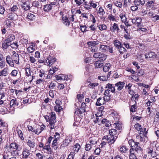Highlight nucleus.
Returning <instances> with one entry per match:
<instances>
[{
    "label": "nucleus",
    "instance_id": "nucleus-62",
    "mask_svg": "<svg viewBox=\"0 0 159 159\" xmlns=\"http://www.w3.org/2000/svg\"><path fill=\"white\" fill-rule=\"evenodd\" d=\"M18 74V71L16 70H12L11 73V76L15 77Z\"/></svg>",
    "mask_w": 159,
    "mask_h": 159
},
{
    "label": "nucleus",
    "instance_id": "nucleus-15",
    "mask_svg": "<svg viewBox=\"0 0 159 159\" xmlns=\"http://www.w3.org/2000/svg\"><path fill=\"white\" fill-rule=\"evenodd\" d=\"M110 30L112 32L115 33V32H118L119 30L118 24L116 23H114L110 27Z\"/></svg>",
    "mask_w": 159,
    "mask_h": 159
},
{
    "label": "nucleus",
    "instance_id": "nucleus-21",
    "mask_svg": "<svg viewBox=\"0 0 159 159\" xmlns=\"http://www.w3.org/2000/svg\"><path fill=\"white\" fill-rule=\"evenodd\" d=\"M104 97H106V101H109L110 99L111 94H110V90L109 89H107L105 90L104 94Z\"/></svg>",
    "mask_w": 159,
    "mask_h": 159
},
{
    "label": "nucleus",
    "instance_id": "nucleus-2",
    "mask_svg": "<svg viewBox=\"0 0 159 159\" xmlns=\"http://www.w3.org/2000/svg\"><path fill=\"white\" fill-rule=\"evenodd\" d=\"M44 117L47 121H49L50 128L51 129H52L55 128L56 127L55 125L56 117L55 113L53 112L51 113L50 118H49V116L47 115L45 116Z\"/></svg>",
    "mask_w": 159,
    "mask_h": 159
},
{
    "label": "nucleus",
    "instance_id": "nucleus-31",
    "mask_svg": "<svg viewBox=\"0 0 159 159\" xmlns=\"http://www.w3.org/2000/svg\"><path fill=\"white\" fill-rule=\"evenodd\" d=\"M111 67V64L109 63H106L103 67V70L105 72L109 71Z\"/></svg>",
    "mask_w": 159,
    "mask_h": 159
},
{
    "label": "nucleus",
    "instance_id": "nucleus-50",
    "mask_svg": "<svg viewBox=\"0 0 159 159\" xmlns=\"http://www.w3.org/2000/svg\"><path fill=\"white\" fill-rule=\"evenodd\" d=\"M98 13L100 15L103 16L105 14V12L102 8L100 7L98 9Z\"/></svg>",
    "mask_w": 159,
    "mask_h": 159
},
{
    "label": "nucleus",
    "instance_id": "nucleus-20",
    "mask_svg": "<svg viewBox=\"0 0 159 159\" xmlns=\"http://www.w3.org/2000/svg\"><path fill=\"white\" fill-rule=\"evenodd\" d=\"M125 85V83L123 82H119L115 84L116 87H117L118 90H121L123 88Z\"/></svg>",
    "mask_w": 159,
    "mask_h": 159
},
{
    "label": "nucleus",
    "instance_id": "nucleus-51",
    "mask_svg": "<svg viewBox=\"0 0 159 159\" xmlns=\"http://www.w3.org/2000/svg\"><path fill=\"white\" fill-rule=\"evenodd\" d=\"M57 79L58 80H65L66 77L63 75H57L56 76Z\"/></svg>",
    "mask_w": 159,
    "mask_h": 159
},
{
    "label": "nucleus",
    "instance_id": "nucleus-10",
    "mask_svg": "<svg viewBox=\"0 0 159 159\" xmlns=\"http://www.w3.org/2000/svg\"><path fill=\"white\" fill-rule=\"evenodd\" d=\"M30 154L29 149L26 148H23L22 153V158L26 159L28 158Z\"/></svg>",
    "mask_w": 159,
    "mask_h": 159
},
{
    "label": "nucleus",
    "instance_id": "nucleus-22",
    "mask_svg": "<svg viewBox=\"0 0 159 159\" xmlns=\"http://www.w3.org/2000/svg\"><path fill=\"white\" fill-rule=\"evenodd\" d=\"M17 15L15 13L9 14L7 15V17L9 20H16L17 18Z\"/></svg>",
    "mask_w": 159,
    "mask_h": 159
},
{
    "label": "nucleus",
    "instance_id": "nucleus-47",
    "mask_svg": "<svg viewBox=\"0 0 159 159\" xmlns=\"http://www.w3.org/2000/svg\"><path fill=\"white\" fill-rule=\"evenodd\" d=\"M127 150V149L125 146H120L119 149V151L120 152L123 153L126 152Z\"/></svg>",
    "mask_w": 159,
    "mask_h": 159
},
{
    "label": "nucleus",
    "instance_id": "nucleus-59",
    "mask_svg": "<svg viewBox=\"0 0 159 159\" xmlns=\"http://www.w3.org/2000/svg\"><path fill=\"white\" fill-rule=\"evenodd\" d=\"M17 132L18 135L19 136L20 139H21L22 140L24 138L23 136V134L22 131L20 129H18L17 130Z\"/></svg>",
    "mask_w": 159,
    "mask_h": 159
},
{
    "label": "nucleus",
    "instance_id": "nucleus-39",
    "mask_svg": "<svg viewBox=\"0 0 159 159\" xmlns=\"http://www.w3.org/2000/svg\"><path fill=\"white\" fill-rule=\"evenodd\" d=\"M52 9V7L50 5L47 4L44 6V7L43 10L44 11L47 12L49 11Z\"/></svg>",
    "mask_w": 159,
    "mask_h": 159
},
{
    "label": "nucleus",
    "instance_id": "nucleus-53",
    "mask_svg": "<svg viewBox=\"0 0 159 159\" xmlns=\"http://www.w3.org/2000/svg\"><path fill=\"white\" fill-rule=\"evenodd\" d=\"M135 128L138 131H140V132H141L142 131L141 129H142V127L138 123H136V124L134 125Z\"/></svg>",
    "mask_w": 159,
    "mask_h": 159
},
{
    "label": "nucleus",
    "instance_id": "nucleus-30",
    "mask_svg": "<svg viewBox=\"0 0 159 159\" xmlns=\"http://www.w3.org/2000/svg\"><path fill=\"white\" fill-rule=\"evenodd\" d=\"M94 65L96 68H99L102 67L103 65V64L100 61H98L95 62Z\"/></svg>",
    "mask_w": 159,
    "mask_h": 159
},
{
    "label": "nucleus",
    "instance_id": "nucleus-56",
    "mask_svg": "<svg viewBox=\"0 0 159 159\" xmlns=\"http://www.w3.org/2000/svg\"><path fill=\"white\" fill-rule=\"evenodd\" d=\"M33 122V120H31V119H28L26 121L25 124L27 125H30Z\"/></svg>",
    "mask_w": 159,
    "mask_h": 159
},
{
    "label": "nucleus",
    "instance_id": "nucleus-61",
    "mask_svg": "<svg viewBox=\"0 0 159 159\" xmlns=\"http://www.w3.org/2000/svg\"><path fill=\"white\" fill-rule=\"evenodd\" d=\"M131 98V100H133L134 101H136V100L138 99V94H134V95H133Z\"/></svg>",
    "mask_w": 159,
    "mask_h": 159
},
{
    "label": "nucleus",
    "instance_id": "nucleus-60",
    "mask_svg": "<svg viewBox=\"0 0 159 159\" xmlns=\"http://www.w3.org/2000/svg\"><path fill=\"white\" fill-rule=\"evenodd\" d=\"M90 47V50L91 52H95L97 51L98 48L96 46H91Z\"/></svg>",
    "mask_w": 159,
    "mask_h": 159
},
{
    "label": "nucleus",
    "instance_id": "nucleus-64",
    "mask_svg": "<svg viewBox=\"0 0 159 159\" xmlns=\"http://www.w3.org/2000/svg\"><path fill=\"white\" fill-rule=\"evenodd\" d=\"M80 29L82 32H84L87 31L86 30V27L85 25H80Z\"/></svg>",
    "mask_w": 159,
    "mask_h": 159
},
{
    "label": "nucleus",
    "instance_id": "nucleus-17",
    "mask_svg": "<svg viewBox=\"0 0 159 159\" xmlns=\"http://www.w3.org/2000/svg\"><path fill=\"white\" fill-rule=\"evenodd\" d=\"M134 152V148H130L129 150V159H138L136 155L137 154Z\"/></svg>",
    "mask_w": 159,
    "mask_h": 159
},
{
    "label": "nucleus",
    "instance_id": "nucleus-26",
    "mask_svg": "<svg viewBox=\"0 0 159 159\" xmlns=\"http://www.w3.org/2000/svg\"><path fill=\"white\" fill-rule=\"evenodd\" d=\"M18 105V103L15 99H11L10 102V105L11 107H14L15 106H17Z\"/></svg>",
    "mask_w": 159,
    "mask_h": 159
},
{
    "label": "nucleus",
    "instance_id": "nucleus-28",
    "mask_svg": "<svg viewBox=\"0 0 159 159\" xmlns=\"http://www.w3.org/2000/svg\"><path fill=\"white\" fill-rule=\"evenodd\" d=\"M144 56L146 58H153L155 57V54L153 52H150L148 54L144 55Z\"/></svg>",
    "mask_w": 159,
    "mask_h": 159
},
{
    "label": "nucleus",
    "instance_id": "nucleus-34",
    "mask_svg": "<svg viewBox=\"0 0 159 159\" xmlns=\"http://www.w3.org/2000/svg\"><path fill=\"white\" fill-rule=\"evenodd\" d=\"M27 49L29 52L31 53L33 52L35 49V45L32 44L27 48Z\"/></svg>",
    "mask_w": 159,
    "mask_h": 159
},
{
    "label": "nucleus",
    "instance_id": "nucleus-16",
    "mask_svg": "<svg viewBox=\"0 0 159 159\" xmlns=\"http://www.w3.org/2000/svg\"><path fill=\"white\" fill-rule=\"evenodd\" d=\"M155 4V0H148L146 4L147 8L151 9L153 8Z\"/></svg>",
    "mask_w": 159,
    "mask_h": 159
},
{
    "label": "nucleus",
    "instance_id": "nucleus-52",
    "mask_svg": "<svg viewBox=\"0 0 159 159\" xmlns=\"http://www.w3.org/2000/svg\"><path fill=\"white\" fill-rule=\"evenodd\" d=\"M57 140H54L52 143V147L54 149H56L57 148Z\"/></svg>",
    "mask_w": 159,
    "mask_h": 159
},
{
    "label": "nucleus",
    "instance_id": "nucleus-37",
    "mask_svg": "<svg viewBox=\"0 0 159 159\" xmlns=\"http://www.w3.org/2000/svg\"><path fill=\"white\" fill-rule=\"evenodd\" d=\"M105 137V136H104L102 139V141L100 144V146L101 148H103L104 147L106 144V142H107V138Z\"/></svg>",
    "mask_w": 159,
    "mask_h": 159
},
{
    "label": "nucleus",
    "instance_id": "nucleus-32",
    "mask_svg": "<svg viewBox=\"0 0 159 159\" xmlns=\"http://www.w3.org/2000/svg\"><path fill=\"white\" fill-rule=\"evenodd\" d=\"M58 70V68L55 66L52 67L49 70V73L50 75H52Z\"/></svg>",
    "mask_w": 159,
    "mask_h": 159
},
{
    "label": "nucleus",
    "instance_id": "nucleus-29",
    "mask_svg": "<svg viewBox=\"0 0 159 159\" xmlns=\"http://www.w3.org/2000/svg\"><path fill=\"white\" fill-rule=\"evenodd\" d=\"M80 148V145L78 143H76L74 146L73 150L74 151V152L75 153V154L78 152Z\"/></svg>",
    "mask_w": 159,
    "mask_h": 159
},
{
    "label": "nucleus",
    "instance_id": "nucleus-40",
    "mask_svg": "<svg viewBox=\"0 0 159 159\" xmlns=\"http://www.w3.org/2000/svg\"><path fill=\"white\" fill-rule=\"evenodd\" d=\"M85 111V110H82L81 109L77 108L76 109L75 112V115H79V114H81Z\"/></svg>",
    "mask_w": 159,
    "mask_h": 159
},
{
    "label": "nucleus",
    "instance_id": "nucleus-6",
    "mask_svg": "<svg viewBox=\"0 0 159 159\" xmlns=\"http://www.w3.org/2000/svg\"><path fill=\"white\" fill-rule=\"evenodd\" d=\"M6 153H5L3 155L4 159H16L15 157H11V155H13V156H16L18 154V152L16 150H13L11 152L6 151Z\"/></svg>",
    "mask_w": 159,
    "mask_h": 159
},
{
    "label": "nucleus",
    "instance_id": "nucleus-46",
    "mask_svg": "<svg viewBox=\"0 0 159 159\" xmlns=\"http://www.w3.org/2000/svg\"><path fill=\"white\" fill-rule=\"evenodd\" d=\"M98 28L100 30H106L107 27V26L104 24L99 25L98 26Z\"/></svg>",
    "mask_w": 159,
    "mask_h": 159
},
{
    "label": "nucleus",
    "instance_id": "nucleus-8",
    "mask_svg": "<svg viewBox=\"0 0 159 159\" xmlns=\"http://www.w3.org/2000/svg\"><path fill=\"white\" fill-rule=\"evenodd\" d=\"M95 115L96 117V120L95 121V123H97L98 121H99V122L100 121L102 124H105V125L106 127H108L111 125L109 121L107 120L106 119H99L98 114H95Z\"/></svg>",
    "mask_w": 159,
    "mask_h": 159
},
{
    "label": "nucleus",
    "instance_id": "nucleus-11",
    "mask_svg": "<svg viewBox=\"0 0 159 159\" xmlns=\"http://www.w3.org/2000/svg\"><path fill=\"white\" fill-rule=\"evenodd\" d=\"M56 61V59L55 57L49 56L47 59L45 60V62L48 64V65L50 66L52 65Z\"/></svg>",
    "mask_w": 159,
    "mask_h": 159
},
{
    "label": "nucleus",
    "instance_id": "nucleus-14",
    "mask_svg": "<svg viewBox=\"0 0 159 159\" xmlns=\"http://www.w3.org/2000/svg\"><path fill=\"white\" fill-rule=\"evenodd\" d=\"M106 101V97L99 98L97 100L96 104L98 106H100L101 105L104 104Z\"/></svg>",
    "mask_w": 159,
    "mask_h": 159
},
{
    "label": "nucleus",
    "instance_id": "nucleus-58",
    "mask_svg": "<svg viewBox=\"0 0 159 159\" xmlns=\"http://www.w3.org/2000/svg\"><path fill=\"white\" fill-rule=\"evenodd\" d=\"M93 147L89 143L86 144L85 147V150L86 151H89Z\"/></svg>",
    "mask_w": 159,
    "mask_h": 159
},
{
    "label": "nucleus",
    "instance_id": "nucleus-3",
    "mask_svg": "<svg viewBox=\"0 0 159 159\" xmlns=\"http://www.w3.org/2000/svg\"><path fill=\"white\" fill-rule=\"evenodd\" d=\"M15 39L14 35L12 34L8 35L5 40H4L2 44V48L3 50L7 49L9 47V44Z\"/></svg>",
    "mask_w": 159,
    "mask_h": 159
},
{
    "label": "nucleus",
    "instance_id": "nucleus-19",
    "mask_svg": "<svg viewBox=\"0 0 159 159\" xmlns=\"http://www.w3.org/2000/svg\"><path fill=\"white\" fill-rule=\"evenodd\" d=\"M21 7L25 11L29 10L30 9V6L29 2H25L23 3Z\"/></svg>",
    "mask_w": 159,
    "mask_h": 159
},
{
    "label": "nucleus",
    "instance_id": "nucleus-49",
    "mask_svg": "<svg viewBox=\"0 0 159 159\" xmlns=\"http://www.w3.org/2000/svg\"><path fill=\"white\" fill-rule=\"evenodd\" d=\"M108 20L110 21H116V19L115 16L111 14H110L108 16Z\"/></svg>",
    "mask_w": 159,
    "mask_h": 159
},
{
    "label": "nucleus",
    "instance_id": "nucleus-1",
    "mask_svg": "<svg viewBox=\"0 0 159 159\" xmlns=\"http://www.w3.org/2000/svg\"><path fill=\"white\" fill-rule=\"evenodd\" d=\"M109 135L105 136V138H107V143L109 144H111L115 142L117 138V134L116 129H112L109 130Z\"/></svg>",
    "mask_w": 159,
    "mask_h": 159
},
{
    "label": "nucleus",
    "instance_id": "nucleus-38",
    "mask_svg": "<svg viewBox=\"0 0 159 159\" xmlns=\"http://www.w3.org/2000/svg\"><path fill=\"white\" fill-rule=\"evenodd\" d=\"M7 75V68H5L2 70L0 72V76H6Z\"/></svg>",
    "mask_w": 159,
    "mask_h": 159
},
{
    "label": "nucleus",
    "instance_id": "nucleus-18",
    "mask_svg": "<svg viewBox=\"0 0 159 159\" xmlns=\"http://www.w3.org/2000/svg\"><path fill=\"white\" fill-rule=\"evenodd\" d=\"M72 138L70 137L66 139L62 142L61 145V147H64L67 146L68 145L69 143L71 141Z\"/></svg>",
    "mask_w": 159,
    "mask_h": 159
},
{
    "label": "nucleus",
    "instance_id": "nucleus-63",
    "mask_svg": "<svg viewBox=\"0 0 159 159\" xmlns=\"http://www.w3.org/2000/svg\"><path fill=\"white\" fill-rule=\"evenodd\" d=\"M115 5L121 8L122 6V4L121 2L118 1H115L114 2Z\"/></svg>",
    "mask_w": 159,
    "mask_h": 159
},
{
    "label": "nucleus",
    "instance_id": "nucleus-33",
    "mask_svg": "<svg viewBox=\"0 0 159 159\" xmlns=\"http://www.w3.org/2000/svg\"><path fill=\"white\" fill-rule=\"evenodd\" d=\"M63 23L66 25L69 26L70 22L68 18L66 16H65L62 18Z\"/></svg>",
    "mask_w": 159,
    "mask_h": 159
},
{
    "label": "nucleus",
    "instance_id": "nucleus-43",
    "mask_svg": "<svg viewBox=\"0 0 159 159\" xmlns=\"http://www.w3.org/2000/svg\"><path fill=\"white\" fill-rule=\"evenodd\" d=\"M113 43L114 45V46L117 48H118L121 46V43L117 39L115 40L114 41Z\"/></svg>",
    "mask_w": 159,
    "mask_h": 159
},
{
    "label": "nucleus",
    "instance_id": "nucleus-54",
    "mask_svg": "<svg viewBox=\"0 0 159 159\" xmlns=\"http://www.w3.org/2000/svg\"><path fill=\"white\" fill-rule=\"evenodd\" d=\"M60 138V134L57 132H56L54 136V140L58 141Z\"/></svg>",
    "mask_w": 159,
    "mask_h": 159
},
{
    "label": "nucleus",
    "instance_id": "nucleus-36",
    "mask_svg": "<svg viewBox=\"0 0 159 159\" xmlns=\"http://www.w3.org/2000/svg\"><path fill=\"white\" fill-rule=\"evenodd\" d=\"M27 18L30 20H33L35 19V16L31 13H29L27 16Z\"/></svg>",
    "mask_w": 159,
    "mask_h": 159
},
{
    "label": "nucleus",
    "instance_id": "nucleus-24",
    "mask_svg": "<svg viewBox=\"0 0 159 159\" xmlns=\"http://www.w3.org/2000/svg\"><path fill=\"white\" fill-rule=\"evenodd\" d=\"M105 88L108 89H110L111 90V92L112 93H114L115 92V87L112 84L108 83L107 84Z\"/></svg>",
    "mask_w": 159,
    "mask_h": 159
},
{
    "label": "nucleus",
    "instance_id": "nucleus-12",
    "mask_svg": "<svg viewBox=\"0 0 159 159\" xmlns=\"http://www.w3.org/2000/svg\"><path fill=\"white\" fill-rule=\"evenodd\" d=\"M131 21L132 23L137 27L141 26L142 25L141 22L142 21V19L141 18L138 17H135L134 18L132 19Z\"/></svg>",
    "mask_w": 159,
    "mask_h": 159
},
{
    "label": "nucleus",
    "instance_id": "nucleus-57",
    "mask_svg": "<svg viewBox=\"0 0 159 159\" xmlns=\"http://www.w3.org/2000/svg\"><path fill=\"white\" fill-rule=\"evenodd\" d=\"M75 154L73 152H71L69 155L67 159H74Z\"/></svg>",
    "mask_w": 159,
    "mask_h": 159
},
{
    "label": "nucleus",
    "instance_id": "nucleus-41",
    "mask_svg": "<svg viewBox=\"0 0 159 159\" xmlns=\"http://www.w3.org/2000/svg\"><path fill=\"white\" fill-rule=\"evenodd\" d=\"M43 149L46 150L47 151L50 152L51 151V149L50 147V144L46 143L44 146L43 147Z\"/></svg>",
    "mask_w": 159,
    "mask_h": 159
},
{
    "label": "nucleus",
    "instance_id": "nucleus-4",
    "mask_svg": "<svg viewBox=\"0 0 159 159\" xmlns=\"http://www.w3.org/2000/svg\"><path fill=\"white\" fill-rule=\"evenodd\" d=\"M129 143L131 145V148H134L135 153L140 155L142 153V149L140 146L139 142H134L131 140H129Z\"/></svg>",
    "mask_w": 159,
    "mask_h": 159
},
{
    "label": "nucleus",
    "instance_id": "nucleus-5",
    "mask_svg": "<svg viewBox=\"0 0 159 159\" xmlns=\"http://www.w3.org/2000/svg\"><path fill=\"white\" fill-rule=\"evenodd\" d=\"M99 45V49L100 51L103 52H109L111 53L113 52V48L112 46L105 44V43H100Z\"/></svg>",
    "mask_w": 159,
    "mask_h": 159
},
{
    "label": "nucleus",
    "instance_id": "nucleus-23",
    "mask_svg": "<svg viewBox=\"0 0 159 159\" xmlns=\"http://www.w3.org/2000/svg\"><path fill=\"white\" fill-rule=\"evenodd\" d=\"M119 16L121 19V21L123 22H125L127 20V18L125 16V13L124 11H121L119 15Z\"/></svg>",
    "mask_w": 159,
    "mask_h": 159
},
{
    "label": "nucleus",
    "instance_id": "nucleus-35",
    "mask_svg": "<svg viewBox=\"0 0 159 159\" xmlns=\"http://www.w3.org/2000/svg\"><path fill=\"white\" fill-rule=\"evenodd\" d=\"M27 143V145L29 146L30 148H34L35 143L34 141L29 140Z\"/></svg>",
    "mask_w": 159,
    "mask_h": 159
},
{
    "label": "nucleus",
    "instance_id": "nucleus-9",
    "mask_svg": "<svg viewBox=\"0 0 159 159\" xmlns=\"http://www.w3.org/2000/svg\"><path fill=\"white\" fill-rule=\"evenodd\" d=\"M11 57H12V61L15 63L18 64H19V57L18 53L15 51H13L12 52Z\"/></svg>",
    "mask_w": 159,
    "mask_h": 159
},
{
    "label": "nucleus",
    "instance_id": "nucleus-25",
    "mask_svg": "<svg viewBox=\"0 0 159 159\" xmlns=\"http://www.w3.org/2000/svg\"><path fill=\"white\" fill-rule=\"evenodd\" d=\"M98 41L97 40H93L88 42L87 44L88 45L89 47H90L91 46H96V45L98 44Z\"/></svg>",
    "mask_w": 159,
    "mask_h": 159
},
{
    "label": "nucleus",
    "instance_id": "nucleus-13",
    "mask_svg": "<svg viewBox=\"0 0 159 159\" xmlns=\"http://www.w3.org/2000/svg\"><path fill=\"white\" fill-rule=\"evenodd\" d=\"M98 140V138L96 137H91L89 139V143L93 147H95L96 145Z\"/></svg>",
    "mask_w": 159,
    "mask_h": 159
},
{
    "label": "nucleus",
    "instance_id": "nucleus-55",
    "mask_svg": "<svg viewBox=\"0 0 159 159\" xmlns=\"http://www.w3.org/2000/svg\"><path fill=\"white\" fill-rule=\"evenodd\" d=\"M138 30L139 32H142V34H143L144 33H146L148 32V30H147L146 28H139Z\"/></svg>",
    "mask_w": 159,
    "mask_h": 159
},
{
    "label": "nucleus",
    "instance_id": "nucleus-44",
    "mask_svg": "<svg viewBox=\"0 0 159 159\" xmlns=\"http://www.w3.org/2000/svg\"><path fill=\"white\" fill-rule=\"evenodd\" d=\"M155 14V13L154 10L152 9L149 10L148 13V15L150 18H152V17Z\"/></svg>",
    "mask_w": 159,
    "mask_h": 159
},
{
    "label": "nucleus",
    "instance_id": "nucleus-45",
    "mask_svg": "<svg viewBox=\"0 0 159 159\" xmlns=\"http://www.w3.org/2000/svg\"><path fill=\"white\" fill-rule=\"evenodd\" d=\"M98 85V84L97 83H92L90 82L88 85L89 87L90 88H94L95 87L97 86Z\"/></svg>",
    "mask_w": 159,
    "mask_h": 159
},
{
    "label": "nucleus",
    "instance_id": "nucleus-7",
    "mask_svg": "<svg viewBox=\"0 0 159 159\" xmlns=\"http://www.w3.org/2000/svg\"><path fill=\"white\" fill-rule=\"evenodd\" d=\"M19 146L15 143H11L10 145H7L5 147V149L6 151L11 152V149H15V150H18Z\"/></svg>",
    "mask_w": 159,
    "mask_h": 159
},
{
    "label": "nucleus",
    "instance_id": "nucleus-42",
    "mask_svg": "<svg viewBox=\"0 0 159 159\" xmlns=\"http://www.w3.org/2000/svg\"><path fill=\"white\" fill-rule=\"evenodd\" d=\"M10 46L11 47L13 48L16 49L18 47V45L17 44V42H13L12 43H11L9 44V47Z\"/></svg>",
    "mask_w": 159,
    "mask_h": 159
},
{
    "label": "nucleus",
    "instance_id": "nucleus-48",
    "mask_svg": "<svg viewBox=\"0 0 159 159\" xmlns=\"http://www.w3.org/2000/svg\"><path fill=\"white\" fill-rule=\"evenodd\" d=\"M118 49L120 53L122 54H123L126 51V49L121 46L118 48Z\"/></svg>",
    "mask_w": 159,
    "mask_h": 159
},
{
    "label": "nucleus",
    "instance_id": "nucleus-27",
    "mask_svg": "<svg viewBox=\"0 0 159 159\" xmlns=\"http://www.w3.org/2000/svg\"><path fill=\"white\" fill-rule=\"evenodd\" d=\"M104 54L100 52H97L94 54L93 57L95 58H102L103 57H105Z\"/></svg>",
    "mask_w": 159,
    "mask_h": 159
}]
</instances>
